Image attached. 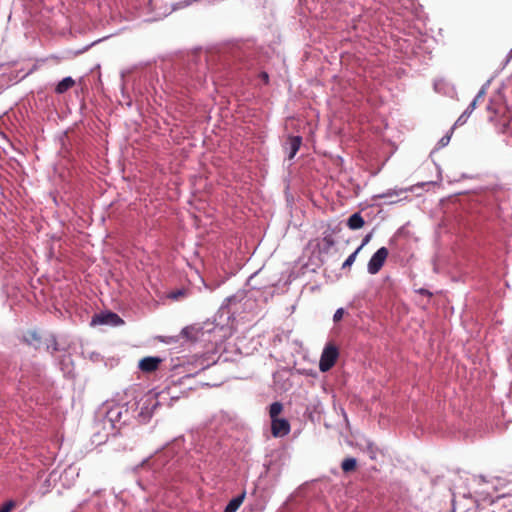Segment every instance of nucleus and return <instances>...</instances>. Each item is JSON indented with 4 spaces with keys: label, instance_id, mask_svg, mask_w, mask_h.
I'll list each match as a JSON object with an SVG mask.
<instances>
[{
    "label": "nucleus",
    "instance_id": "16",
    "mask_svg": "<svg viewBox=\"0 0 512 512\" xmlns=\"http://www.w3.org/2000/svg\"><path fill=\"white\" fill-rule=\"evenodd\" d=\"M406 190L404 189H389L385 193L381 195L382 198H390L393 196H399L400 194L404 193Z\"/></svg>",
    "mask_w": 512,
    "mask_h": 512
},
{
    "label": "nucleus",
    "instance_id": "1",
    "mask_svg": "<svg viewBox=\"0 0 512 512\" xmlns=\"http://www.w3.org/2000/svg\"><path fill=\"white\" fill-rule=\"evenodd\" d=\"M127 410L119 404H111L107 406L105 415L102 419L103 428L108 430V434H116L122 424L123 415Z\"/></svg>",
    "mask_w": 512,
    "mask_h": 512
},
{
    "label": "nucleus",
    "instance_id": "21",
    "mask_svg": "<svg viewBox=\"0 0 512 512\" xmlns=\"http://www.w3.org/2000/svg\"><path fill=\"white\" fill-rule=\"evenodd\" d=\"M13 507H14V502L8 501L5 504H3L0 508L2 509L3 512H11Z\"/></svg>",
    "mask_w": 512,
    "mask_h": 512
},
{
    "label": "nucleus",
    "instance_id": "9",
    "mask_svg": "<svg viewBox=\"0 0 512 512\" xmlns=\"http://www.w3.org/2000/svg\"><path fill=\"white\" fill-rule=\"evenodd\" d=\"M365 224V221L363 219V217L361 216L360 213H354L352 214L349 218H348V221H347V226L351 229V230H357V229H360L364 226Z\"/></svg>",
    "mask_w": 512,
    "mask_h": 512
},
{
    "label": "nucleus",
    "instance_id": "10",
    "mask_svg": "<svg viewBox=\"0 0 512 512\" xmlns=\"http://www.w3.org/2000/svg\"><path fill=\"white\" fill-rule=\"evenodd\" d=\"M75 85V81L72 77L68 76L63 78L56 86L55 92L57 94H63Z\"/></svg>",
    "mask_w": 512,
    "mask_h": 512
},
{
    "label": "nucleus",
    "instance_id": "14",
    "mask_svg": "<svg viewBox=\"0 0 512 512\" xmlns=\"http://www.w3.org/2000/svg\"><path fill=\"white\" fill-rule=\"evenodd\" d=\"M360 250H361V247H358L352 254H350L348 256V258L344 261V263L342 265L343 269L350 267L355 262L356 256Z\"/></svg>",
    "mask_w": 512,
    "mask_h": 512
},
{
    "label": "nucleus",
    "instance_id": "5",
    "mask_svg": "<svg viewBox=\"0 0 512 512\" xmlns=\"http://www.w3.org/2000/svg\"><path fill=\"white\" fill-rule=\"evenodd\" d=\"M302 143L300 136H289L283 144L284 151L289 160H291L299 150Z\"/></svg>",
    "mask_w": 512,
    "mask_h": 512
},
{
    "label": "nucleus",
    "instance_id": "25",
    "mask_svg": "<svg viewBox=\"0 0 512 512\" xmlns=\"http://www.w3.org/2000/svg\"><path fill=\"white\" fill-rule=\"evenodd\" d=\"M186 333H187V328H184V329L182 330V334H186Z\"/></svg>",
    "mask_w": 512,
    "mask_h": 512
},
{
    "label": "nucleus",
    "instance_id": "18",
    "mask_svg": "<svg viewBox=\"0 0 512 512\" xmlns=\"http://www.w3.org/2000/svg\"><path fill=\"white\" fill-rule=\"evenodd\" d=\"M186 292L184 290H177V291H174V292H171L169 294V298L173 299V300H178L179 298L185 296Z\"/></svg>",
    "mask_w": 512,
    "mask_h": 512
},
{
    "label": "nucleus",
    "instance_id": "22",
    "mask_svg": "<svg viewBox=\"0 0 512 512\" xmlns=\"http://www.w3.org/2000/svg\"><path fill=\"white\" fill-rule=\"evenodd\" d=\"M139 418H141L142 421H145L147 419L150 418L151 416V412L147 411V412H144V410L142 409L139 414H138Z\"/></svg>",
    "mask_w": 512,
    "mask_h": 512
},
{
    "label": "nucleus",
    "instance_id": "3",
    "mask_svg": "<svg viewBox=\"0 0 512 512\" xmlns=\"http://www.w3.org/2000/svg\"><path fill=\"white\" fill-rule=\"evenodd\" d=\"M388 249L386 247L379 248L370 258L367 270L370 274L374 275L378 273L382 266L384 265L387 257H388Z\"/></svg>",
    "mask_w": 512,
    "mask_h": 512
},
{
    "label": "nucleus",
    "instance_id": "17",
    "mask_svg": "<svg viewBox=\"0 0 512 512\" xmlns=\"http://www.w3.org/2000/svg\"><path fill=\"white\" fill-rule=\"evenodd\" d=\"M453 129H454V128H452V129L450 130V133H447L445 136H443V137L439 140V142H438V144H437V149H438V148H443V147H445V146H447V145H448V143H449V141H450V139H451V134L453 133Z\"/></svg>",
    "mask_w": 512,
    "mask_h": 512
},
{
    "label": "nucleus",
    "instance_id": "26",
    "mask_svg": "<svg viewBox=\"0 0 512 512\" xmlns=\"http://www.w3.org/2000/svg\"><path fill=\"white\" fill-rule=\"evenodd\" d=\"M146 402H149V404H153L151 399H147Z\"/></svg>",
    "mask_w": 512,
    "mask_h": 512
},
{
    "label": "nucleus",
    "instance_id": "4",
    "mask_svg": "<svg viewBox=\"0 0 512 512\" xmlns=\"http://www.w3.org/2000/svg\"><path fill=\"white\" fill-rule=\"evenodd\" d=\"M271 432L274 437H283L290 432V424L284 418L271 420Z\"/></svg>",
    "mask_w": 512,
    "mask_h": 512
},
{
    "label": "nucleus",
    "instance_id": "19",
    "mask_svg": "<svg viewBox=\"0 0 512 512\" xmlns=\"http://www.w3.org/2000/svg\"><path fill=\"white\" fill-rule=\"evenodd\" d=\"M469 117L468 115V111H464L462 113V115H460V117L457 119V121L455 122V126L457 125H462L466 122V119Z\"/></svg>",
    "mask_w": 512,
    "mask_h": 512
},
{
    "label": "nucleus",
    "instance_id": "20",
    "mask_svg": "<svg viewBox=\"0 0 512 512\" xmlns=\"http://www.w3.org/2000/svg\"><path fill=\"white\" fill-rule=\"evenodd\" d=\"M343 315H344V309L343 308H339V309H337L335 311L334 316H333V320L335 322L340 321L342 319Z\"/></svg>",
    "mask_w": 512,
    "mask_h": 512
},
{
    "label": "nucleus",
    "instance_id": "12",
    "mask_svg": "<svg viewBox=\"0 0 512 512\" xmlns=\"http://www.w3.org/2000/svg\"><path fill=\"white\" fill-rule=\"evenodd\" d=\"M356 466L357 461L355 458L352 457L344 459L341 463V468L345 473L355 470Z\"/></svg>",
    "mask_w": 512,
    "mask_h": 512
},
{
    "label": "nucleus",
    "instance_id": "28",
    "mask_svg": "<svg viewBox=\"0 0 512 512\" xmlns=\"http://www.w3.org/2000/svg\"><path fill=\"white\" fill-rule=\"evenodd\" d=\"M0 512H3L1 508H0Z\"/></svg>",
    "mask_w": 512,
    "mask_h": 512
},
{
    "label": "nucleus",
    "instance_id": "24",
    "mask_svg": "<svg viewBox=\"0 0 512 512\" xmlns=\"http://www.w3.org/2000/svg\"><path fill=\"white\" fill-rule=\"evenodd\" d=\"M259 77L261 78V80L265 83V84H268L269 82V75L268 73L266 72H261Z\"/></svg>",
    "mask_w": 512,
    "mask_h": 512
},
{
    "label": "nucleus",
    "instance_id": "7",
    "mask_svg": "<svg viewBox=\"0 0 512 512\" xmlns=\"http://www.w3.org/2000/svg\"><path fill=\"white\" fill-rule=\"evenodd\" d=\"M495 490L498 492V494L495 497H493L486 491H482L480 493V496H481L480 501L482 502L483 505L486 503L492 505V504L497 503L500 500L510 496L509 491L500 493V489H499L498 485H495Z\"/></svg>",
    "mask_w": 512,
    "mask_h": 512
},
{
    "label": "nucleus",
    "instance_id": "6",
    "mask_svg": "<svg viewBox=\"0 0 512 512\" xmlns=\"http://www.w3.org/2000/svg\"><path fill=\"white\" fill-rule=\"evenodd\" d=\"M121 322H122V320L117 314L108 312V313H101V314L94 315L91 320V325H97V324L118 325Z\"/></svg>",
    "mask_w": 512,
    "mask_h": 512
},
{
    "label": "nucleus",
    "instance_id": "8",
    "mask_svg": "<svg viewBox=\"0 0 512 512\" xmlns=\"http://www.w3.org/2000/svg\"><path fill=\"white\" fill-rule=\"evenodd\" d=\"M161 362L159 357H145L140 360L138 367L141 371L150 373L157 370Z\"/></svg>",
    "mask_w": 512,
    "mask_h": 512
},
{
    "label": "nucleus",
    "instance_id": "11",
    "mask_svg": "<svg viewBox=\"0 0 512 512\" xmlns=\"http://www.w3.org/2000/svg\"><path fill=\"white\" fill-rule=\"evenodd\" d=\"M243 499L244 495H240L230 500L227 506L225 507L224 512H236L239 509L240 505L242 504Z\"/></svg>",
    "mask_w": 512,
    "mask_h": 512
},
{
    "label": "nucleus",
    "instance_id": "2",
    "mask_svg": "<svg viewBox=\"0 0 512 512\" xmlns=\"http://www.w3.org/2000/svg\"><path fill=\"white\" fill-rule=\"evenodd\" d=\"M338 357H339L338 348L334 344L328 343L324 347L321 357H320V361H319L320 371L321 372L329 371L335 365Z\"/></svg>",
    "mask_w": 512,
    "mask_h": 512
},
{
    "label": "nucleus",
    "instance_id": "27",
    "mask_svg": "<svg viewBox=\"0 0 512 512\" xmlns=\"http://www.w3.org/2000/svg\"><path fill=\"white\" fill-rule=\"evenodd\" d=\"M498 483H499V485H500L501 487H503V484H502L501 480H498Z\"/></svg>",
    "mask_w": 512,
    "mask_h": 512
},
{
    "label": "nucleus",
    "instance_id": "13",
    "mask_svg": "<svg viewBox=\"0 0 512 512\" xmlns=\"http://www.w3.org/2000/svg\"><path fill=\"white\" fill-rule=\"evenodd\" d=\"M283 405L280 402H274L270 405L269 415L271 420L278 418V415L282 412Z\"/></svg>",
    "mask_w": 512,
    "mask_h": 512
},
{
    "label": "nucleus",
    "instance_id": "15",
    "mask_svg": "<svg viewBox=\"0 0 512 512\" xmlns=\"http://www.w3.org/2000/svg\"><path fill=\"white\" fill-rule=\"evenodd\" d=\"M484 95V91H480L477 96L474 98V100L469 104V106L467 107V109L465 111H468V115H470L473 110L476 108V104L477 102L479 101L480 98H482Z\"/></svg>",
    "mask_w": 512,
    "mask_h": 512
},
{
    "label": "nucleus",
    "instance_id": "23",
    "mask_svg": "<svg viewBox=\"0 0 512 512\" xmlns=\"http://www.w3.org/2000/svg\"><path fill=\"white\" fill-rule=\"evenodd\" d=\"M371 238H372V234H371V233L367 234V235L363 238V240H362V244H361L359 247H361V249H362L366 244H368V243H369V241L371 240Z\"/></svg>",
    "mask_w": 512,
    "mask_h": 512
}]
</instances>
